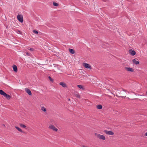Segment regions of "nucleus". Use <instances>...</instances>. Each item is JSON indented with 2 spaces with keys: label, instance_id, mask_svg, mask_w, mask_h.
Returning a JSON list of instances; mask_svg holds the SVG:
<instances>
[{
  "label": "nucleus",
  "instance_id": "obj_1",
  "mask_svg": "<svg viewBox=\"0 0 147 147\" xmlns=\"http://www.w3.org/2000/svg\"><path fill=\"white\" fill-rule=\"evenodd\" d=\"M126 91L128 93H129L128 92L123 88H120L119 90H118L116 92V96L118 97H121L123 98H125L126 97V96H122L125 95V93Z\"/></svg>",
  "mask_w": 147,
  "mask_h": 147
},
{
  "label": "nucleus",
  "instance_id": "obj_2",
  "mask_svg": "<svg viewBox=\"0 0 147 147\" xmlns=\"http://www.w3.org/2000/svg\"><path fill=\"white\" fill-rule=\"evenodd\" d=\"M0 94L2 95L7 100H9L11 98V96L4 92L2 90L0 89Z\"/></svg>",
  "mask_w": 147,
  "mask_h": 147
},
{
  "label": "nucleus",
  "instance_id": "obj_3",
  "mask_svg": "<svg viewBox=\"0 0 147 147\" xmlns=\"http://www.w3.org/2000/svg\"><path fill=\"white\" fill-rule=\"evenodd\" d=\"M95 135L97 138L100 140H105V137L103 135H100V134L95 133Z\"/></svg>",
  "mask_w": 147,
  "mask_h": 147
},
{
  "label": "nucleus",
  "instance_id": "obj_4",
  "mask_svg": "<svg viewBox=\"0 0 147 147\" xmlns=\"http://www.w3.org/2000/svg\"><path fill=\"white\" fill-rule=\"evenodd\" d=\"M17 19L20 22L22 23L23 22V18L22 15L18 14L17 16Z\"/></svg>",
  "mask_w": 147,
  "mask_h": 147
},
{
  "label": "nucleus",
  "instance_id": "obj_5",
  "mask_svg": "<svg viewBox=\"0 0 147 147\" xmlns=\"http://www.w3.org/2000/svg\"><path fill=\"white\" fill-rule=\"evenodd\" d=\"M83 66L86 68L87 69H91V67L90 65L86 63H84L83 64Z\"/></svg>",
  "mask_w": 147,
  "mask_h": 147
},
{
  "label": "nucleus",
  "instance_id": "obj_6",
  "mask_svg": "<svg viewBox=\"0 0 147 147\" xmlns=\"http://www.w3.org/2000/svg\"><path fill=\"white\" fill-rule=\"evenodd\" d=\"M104 132L105 134L108 135H113L114 134L113 132L111 131H108L107 130H106L104 131Z\"/></svg>",
  "mask_w": 147,
  "mask_h": 147
},
{
  "label": "nucleus",
  "instance_id": "obj_7",
  "mask_svg": "<svg viewBox=\"0 0 147 147\" xmlns=\"http://www.w3.org/2000/svg\"><path fill=\"white\" fill-rule=\"evenodd\" d=\"M125 70L128 71L130 72H134V70L131 67H125Z\"/></svg>",
  "mask_w": 147,
  "mask_h": 147
},
{
  "label": "nucleus",
  "instance_id": "obj_8",
  "mask_svg": "<svg viewBox=\"0 0 147 147\" xmlns=\"http://www.w3.org/2000/svg\"><path fill=\"white\" fill-rule=\"evenodd\" d=\"M129 54L132 56H134L136 54V52L134 50L132 49H129Z\"/></svg>",
  "mask_w": 147,
  "mask_h": 147
},
{
  "label": "nucleus",
  "instance_id": "obj_9",
  "mask_svg": "<svg viewBox=\"0 0 147 147\" xmlns=\"http://www.w3.org/2000/svg\"><path fill=\"white\" fill-rule=\"evenodd\" d=\"M79 77V79H80V80L84 81L86 80V76H83L82 75H80Z\"/></svg>",
  "mask_w": 147,
  "mask_h": 147
},
{
  "label": "nucleus",
  "instance_id": "obj_10",
  "mask_svg": "<svg viewBox=\"0 0 147 147\" xmlns=\"http://www.w3.org/2000/svg\"><path fill=\"white\" fill-rule=\"evenodd\" d=\"M49 128L51 129H52L53 131H57L58 130L53 125H51L49 127Z\"/></svg>",
  "mask_w": 147,
  "mask_h": 147
},
{
  "label": "nucleus",
  "instance_id": "obj_11",
  "mask_svg": "<svg viewBox=\"0 0 147 147\" xmlns=\"http://www.w3.org/2000/svg\"><path fill=\"white\" fill-rule=\"evenodd\" d=\"M25 90L27 93L29 95H32V93L30 90L28 88H25Z\"/></svg>",
  "mask_w": 147,
  "mask_h": 147
},
{
  "label": "nucleus",
  "instance_id": "obj_12",
  "mask_svg": "<svg viewBox=\"0 0 147 147\" xmlns=\"http://www.w3.org/2000/svg\"><path fill=\"white\" fill-rule=\"evenodd\" d=\"M59 85L62 86L63 87H67V86L66 84L63 82H60L59 83Z\"/></svg>",
  "mask_w": 147,
  "mask_h": 147
},
{
  "label": "nucleus",
  "instance_id": "obj_13",
  "mask_svg": "<svg viewBox=\"0 0 147 147\" xmlns=\"http://www.w3.org/2000/svg\"><path fill=\"white\" fill-rule=\"evenodd\" d=\"M12 67L13 71L15 72H17L18 71V68L17 66L15 65H13Z\"/></svg>",
  "mask_w": 147,
  "mask_h": 147
},
{
  "label": "nucleus",
  "instance_id": "obj_14",
  "mask_svg": "<svg viewBox=\"0 0 147 147\" xmlns=\"http://www.w3.org/2000/svg\"><path fill=\"white\" fill-rule=\"evenodd\" d=\"M132 61L134 64H135L136 65L139 64L140 63L139 61H137L135 59H133Z\"/></svg>",
  "mask_w": 147,
  "mask_h": 147
},
{
  "label": "nucleus",
  "instance_id": "obj_15",
  "mask_svg": "<svg viewBox=\"0 0 147 147\" xmlns=\"http://www.w3.org/2000/svg\"><path fill=\"white\" fill-rule=\"evenodd\" d=\"M15 128L16 129H17L19 131H20L21 132H22L23 133H24V134L25 133L23 131H22V130L19 127H17V126H16Z\"/></svg>",
  "mask_w": 147,
  "mask_h": 147
},
{
  "label": "nucleus",
  "instance_id": "obj_16",
  "mask_svg": "<svg viewBox=\"0 0 147 147\" xmlns=\"http://www.w3.org/2000/svg\"><path fill=\"white\" fill-rule=\"evenodd\" d=\"M69 52L71 54H74L75 53V50L74 49H69Z\"/></svg>",
  "mask_w": 147,
  "mask_h": 147
},
{
  "label": "nucleus",
  "instance_id": "obj_17",
  "mask_svg": "<svg viewBox=\"0 0 147 147\" xmlns=\"http://www.w3.org/2000/svg\"><path fill=\"white\" fill-rule=\"evenodd\" d=\"M102 106L100 105H98L96 106V108L99 109H101L102 108Z\"/></svg>",
  "mask_w": 147,
  "mask_h": 147
},
{
  "label": "nucleus",
  "instance_id": "obj_18",
  "mask_svg": "<svg viewBox=\"0 0 147 147\" xmlns=\"http://www.w3.org/2000/svg\"><path fill=\"white\" fill-rule=\"evenodd\" d=\"M77 87L78 88H80V89H82V90L84 89V88L83 87V86L82 85H77Z\"/></svg>",
  "mask_w": 147,
  "mask_h": 147
},
{
  "label": "nucleus",
  "instance_id": "obj_19",
  "mask_svg": "<svg viewBox=\"0 0 147 147\" xmlns=\"http://www.w3.org/2000/svg\"><path fill=\"white\" fill-rule=\"evenodd\" d=\"M41 110L45 112L47 111V109L44 107H41Z\"/></svg>",
  "mask_w": 147,
  "mask_h": 147
},
{
  "label": "nucleus",
  "instance_id": "obj_20",
  "mask_svg": "<svg viewBox=\"0 0 147 147\" xmlns=\"http://www.w3.org/2000/svg\"><path fill=\"white\" fill-rule=\"evenodd\" d=\"M20 126L21 127H22L23 128H25L26 127V126L25 125L22 123L20 124Z\"/></svg>",
  "mask_w": 147,
  "mask_h": 147
},
{
  "label": "nucleus",
  "instance_id": "obj_21",
  "mask_svg": "<svg viewBox=\"0 0 147 147\" xmlns=\"http://www.w3.org/2000/svg\"><path fill=\"white\" fill-rule=\"evenodd\" d=\"M53 5L55 6H57L59 5V4L57 3L54 2L53 3Z\"/></svg>",
  "mask_w": 147,
  "mask_h": 147
},
{
  "label": "nucleus",
  "instance_id": "obj_22",
  "mask_svg": "<svg viewBox=\"0 0 147 147\" xmlns=\"http://www.w3.org/2000/svg\"><path fill=\"white\" fill-rule=\"evenodd\" d=\"M48 78L51 82H53V78H51L50 76H49Z\"/></svg>",
  "mask_w": 147,
  "mask_h": 147
},
{
  "label": "nucleus",
  "instance_id": "obj_23",
  "mask_svg": "<svg viewBox=\"0 0 147 147\" xmlns=\"http://www.w3.org/2000/svg\"><path fill=\"white\" fill-rule=\"evenodd\" d=\"M33 32L34 34H38V31L36 30H33Z\"/></svg>",
  "mask_w": 147,
  "mask_h": 147
},
{
  "label": "nucleus",
  "instance_id": "obj_24",
  "mask_svg": "<svg viewBox=\"0 0 147 147\" xmlns=\"http://www.w3.org/2000/svg\"><path fill=\"white\" fill-rule=\"evenodd\" d=\"M75 96L77 98H80V96L78 94H75Z\"/></svg>",
  "mask_w": 147,
  "mask_h": 147
},
{
  "label": "nucleus",
  "instance_id": "obj_25",
  "mask_svg": "<svg viewBox=\"0 0 147 147\" xmlns=\"http://www.w3.org/2000/svg\"><path fill=\"white\" fill-rule=\"evenodd\" d=\"M26 55L28 56H30V54L28 52H26Z\"/></svg>",
  "mask_w": 147,
  "mask_h": 147
},
{
  "label": "nucleus",
  "instance_id": "obj_26",
  "mask_svg": "<svg viewBox=\"0 0 147 147\" xmlns=\"http://www.w3.org/2000/svg\"><path fill=\"white\" fill-rule=\"evenodd\" d=\"M30 51H34V49L32 48H30Z\"/></svg>",
  "mask_w": 147,
  "mask_h": 147
},
{
  "label": "nucleus",
  "instance_id": "obj_27",
  "mask_svg": "<svg viewBox=\"0 0 147 147\" xmlns=\"http://www.w3.org/2000/svg\"><path fill=\"white\" fill-rule=\"evenodd\" d=\"M18 33L19 32V34H22V32L21 31H20L19 30H18Z\"/></svg>",
  "mask_w": 147,
  "mask_h": 147
},
{
  "label": "nucleus",
  "instance_id": "obj_28",
  "mask_svg": "<svg viewBox=\"0 0 147 147\" xmlns=\"http://www.w3.org/2000/svg\"><path fill=\"white\" fill-rule=\"evenodd\" d=\"M145 136H147V132H146L144 135Z\"/></svg>",
  "mask_w": 147,
  "mask_h": 147
},
{
  "label": "nucleus",
  "instance_id": "obj_29",
  "mask_svg": "<svg viewBox=\"0 0 147 147\" xmlns=\"http://www.w3.org/2000/svg\"><path fill=\"white\" fill-rule=\"evenodd\" d=\"M53 121V120H51V123L52 121Z\"/></svg>",
  "mask_w": 147,
  "mask_h": 147
},
{
  "label": "nucleus",
  "instance_id": "obj_30",
  "mask_svg": "<svg viewBox=\"0 0 147 147\" xmlns=\"http://www.w3.org/2000/svg\"><path fill=\"white\" fill-rule=\"evenodd\" d=\"M3 125L4 126H5V124H3Z\"/></svg>",
  "mask_w": 147,
  "mask_h": 147
},
{
  "label": "nucleus",
  "instance_id": "obj_31",
  "mask_svg": "<svg viewBox=\"0 0 147 147\" xmlns=\"http://www.w3.org/2000/svg\"><path fill=\"white\" fill-rule=\"evenodd\" d=\"M146 94L147 95V91L146 92Z\"/></svg>",
  "mask_w": 147,
  "mask_h": 147
},
{
  "label": "nucleus",
  "instance_id": "obj_32",
  "mask_svg": "<svg viewBox=\"0 0 147 147\" xmlns=\"http://www.w3.org/2000/svg\"><path fill=\"white\" fill-rule=\"evenodd\" d=\"M128 98V99H129V98Z\"/></svg>",
  "mask_w": 147,
  "mask_h": 147
},
{
  "label": "nucleus",
  "instance_id": "obj_33",
  "mask_svg": "<svg viewBox=\"0 0 147 147\" xmlns=\"http://www.w3.org/2000/svg\"><path fill=\"white\" fill-rule=\"evenodd\" d=\"M70 100V99H69L68 100Z\"/></svg>",
  "mask_w": 147,
  "mask_h": 147
},
{
  "label": "nucleus",
  "instance_id": "obj_34",
  "mask_svg": "<svg viewBox=\"0 0 147 147\" xmlns=\"http://www.w3.org/2000/svg\"><path fill=\"white\" fill-rule=\"evenodd\" d=\"M131 92L134 93V92Z\"/></svg>",
  "mask_w": 147,
  "mask_h": 147
}]
</instances>
